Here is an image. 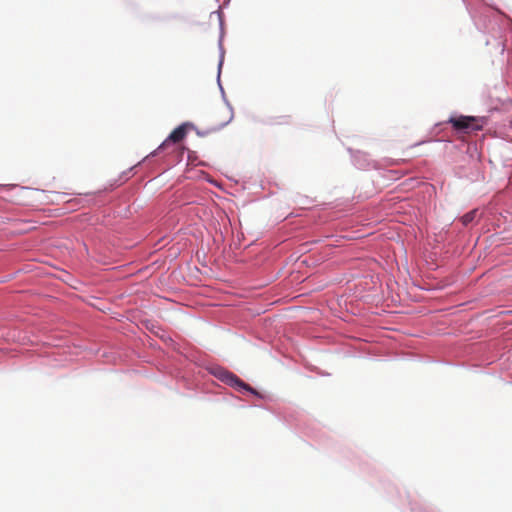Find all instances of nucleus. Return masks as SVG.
I'll return each instance as SVG.
<instances>
[{
  "mask_svg": "<svg viewBox=\"0 0 512 512\" xmlns=\"http://www.w3.org/2000/svg\"><path fill=\"white\" fill-rule=\"evenodd\" d=\"M449 123L452 124L455 130L470 132L482 130L485 124V120L484 118H477L472 116H459L450 118Z\"/></svg>",
  "mask_w": 512,
  "mask_h": 512,
  "instance_id": "f257e3e1",
  "label": "nucleus"
},
{
  "mask_svg": "<svg viewBox=\"0 0 512 512\" xmlns=\"http://www.w3.org/2000/svg\"><path fill=\"white\" fill-rule=\"evenodd\" d=\"M187 135L186 125L182 124L174 129L166 140L154 151L151 153L152 156L156 155L158 151L165 149L170 142L179 143L181 142Z\"/></svg>",
  "mask_w": 512,
  "mask_h": 512,
  "instance_id": "f03ea898",
  "label": "nucleus"
},
{
  "mask_svg": "<svg viewBox=\"0 0 512 512\" xmlns=\"http://www.w3.org/2000/svg\"><path fill=\"white\" fill-rule=\"evenodd\" d=\"M218 376L222 381L226 382L227 384L233 387L245 389L252 393H255L253 388H251L248 384L244 383L238 376L227 370H221Z\"/></svg>",
  "mask_w": 512,
  "mask_h": 512,
  "instance_id": "7ed1b4c3",
  "label": "nucleus"
},
{
  "mask_svg": "<svg viewBox=\"0 0 512 512\" xmlns=\"http://www.w3.org/2000/svg\"><path fill=\"white\" fill-rule=\"evenodd\" d=\"M477 209L471 210L461 217V222L464 226L469 225L477 216Z\"/></svg>",
  "mask_w": 512,
  "mask_h": 512,
  "instance_id": "20e7f679",
  "label": "nucleus"
},
{
  "mask_svg": "<svg viewBox=\"0 0 512 512\" xmlns=\"http://www.w3.org/2000/svg\"><path fill=\"white\" fill-rule=\"evenodd\" d=\"M280 118L283 120L279 122L280 124H287L289 122V116H281Z\"/></svg>",
  "mask_w": 512,
  "mask_h": 512,
  "instance_id": "39448f33",
  "label": "nucleus"
}]
</instances>
